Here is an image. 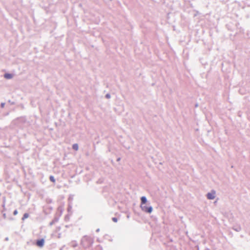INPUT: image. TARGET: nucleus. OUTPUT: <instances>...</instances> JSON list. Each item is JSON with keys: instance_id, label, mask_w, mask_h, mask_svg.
<instances>
[{"instance_id": "obj_1", "label": "nucleus", "mask_w": 250, "mask_h": 250, "mask_svg": "<svg viewBox=\"0 0 250 250\" xmlns=\"http://www.w3.org/2000/svg\"><path fill=\"white\" fill-rule=\"evenodd\" d=\"M142 210L146 212L151 213L152 211V208L151 207H147L145 205H141Z\"/></svg>"}, {"instance_id": "obj_6", "label": "nucleus", "mask_w": 250, "mask_h": 250, "mask_svg": "<svg viewBox=\"0 0 250 250\" xmlns=\"http://www.w3.org/2000/svg\"><path fill=\"white\" fill-rule=\"evenodd\" d=\"M73 148L75 150H77L78 149V145L77 144H74L72 146Z\"/></svg>"}, {"instance_id": "obj_7", "label": "nucleus", "mask_w": 250, "mask_h": 250, "mask_svg": "<svg viewBox=\"0 0 250 250\" xmlns=\"http://www.w3.org/2000/svg\"><path fill=\"white\" fill-rule=\"evenodd\" d=\"M28 217H29V215H28V213H24V215H23V217L22 218V219L23 220H24V219L27 218Z\"/></svg>"}, {"instance_id": "obj_5", "label": "nucleus", "mask_w": 250, "mask_h": 250, "mask_svg": "<svg viewBox=\"0 0 250 250\" xmlns=\"http://www.w3.org/2000/svg\"><path fill=\"white\" fill-rule=\"evenodd\" d=\"M4 77L6 79H11L12 78V75L11 74H5Z\"/></svg>"}, {"instance_id": "obj_10", "label": "nucleus", "mask_w": 250, "mask_h": 250, "mask_svg": "<svg viewBox=\"0 0 250 250\" xmlns=\"http://www.w3.org/2000/svg\"><path fill=\"white\" fill-rule=\"evenodd\" d=\"M18 214V211L17 210H14V212H13V214L14 215H16L17 214Z\"/></svg>"}, {"instance_id": "obj_8", "label": "nucleus", "mask_w": 250, "mask_h": 250, "mask_svg": "<svg viewBox=\"0 0 250 250\" xmlns=\"http://www.w3.org/2000/svg\"><path fill=\"white\" fill-rule=\"evenodd\" d=\"M50 180L51 181H52L53 183L55 182V179L54 177L53 176H50Z\"/></svg>"}, {"instance_id": "obj_2", "label": "nucleus", "mask_w": 250, "mask_h": 250, "mask_svg": "<svg viewBox=\"0 0 250 250\" xmlns=\"http://www.w3.org/2000/svg\"><path fill=\"white\" fill-rule=\"evenodd\" d=\"M44 243V241L43 239L37 240L36 244L38 247H42Z\"/></svg>"}, {"instance_id": "obj_3", "label": "nucleus", "mask_w": 250, "mask_h": 250, "mask_svg": "<svg viewBox=\"0 0 250 250\" xmlns=\"http://www.w3.org/2000/svg\"><path fill=\"white\" fill-rule=\"evenodd\" d=\"M215 191H212L207 194V197L208 199H213L215 198Z\"/></svg>"}, {"instance_id": "obj_4", "label": "nucleus", "mask_w": 250, "mask_h": 250, "mask_svg": "<svg viewBox=\"0 0 250 250\" xmlns=\"http://www.w3.org/2000/svg\"><path fill=\"white\" fill-rule=\"evenodd\" d=\"M141 199V202H142V205H143V204H145L146 203V199L145 197H144V196L142 197Z\"/></svg>"}, {"instance_id": "obj_9", "label": "nucleus", "mask_w": 250, "mask_h": 250, "mask_svg": "<svg viewBox=\"0 0 250 250\" xmlns=\"http://www.w3.org/2000/svg\"><path fill=\"white\" fill-rule=\"evenodd\" d=\"M112 220L113 221H114V222H117V221H118V219L117 218H115V217H113L112 218Z\"/></svg>"}, {"instance_id": "obj_12", "label": "nucleus", "mask_w": 250, "mask_h": 250, "mask_svg": "<svg viewBox=\"0 0 250 250\" xmlns=\"http://www.w3.org/2000/svg\"><path fill=\"white\" fill-rule=\"evenodd\" d=\"M106 97H108V98H109V95H106Z\"/></svg>"}, {"instance_id": "obj_11", "label": "nucleus", "mask_w": 250, "mask_h": 250, "mask_svg": "<svg viewBox=\"0 0 250 250\" xmlns=\"http://www.w3.org/2000/svg\"><path fill=\"white\" fill-rule=\"evenodd\" d=\"M3 217H4V218H6V214H3Z\"/></svg>"}]
</instances>
